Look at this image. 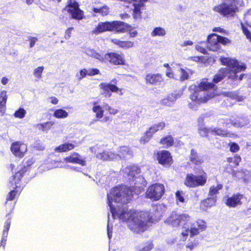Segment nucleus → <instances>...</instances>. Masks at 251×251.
Here are the masks:
<instances>
[{"mask_svg": "<svg viewBox=\"0 0 251 251\" xmlns=\"http://www.w3.org/2000/svg\"><path fill=\"white\" fill-rule=\"evenodd\" d=\"M131 181L134 182V185L131 186L130 189L126 186L113 188L107 194V203L114 219H118L120 221L126 222L132 232L140 233L144 232L148 227V224L151 218L149 213L144 211L137 212L120 206V204L123 205L129 202L133 193L139 194L147 184L144 177L139 174Z\"/></svg>", "mask_w": 251, "mask_h": 251, "instance_id": "nucleus-1", "label": "nucleus"}, {"mask_svg": "<svg viewBox=\"0 0 251 251\" xmlns=\"http://www.w3.org/2000/svg\"><path fill=\"white\" fill-rule=\"evenodd\" d=\"M192 218L187 214H177L172 213L167 222L174 226H182L181 235L183 237L188 235L193 237L206 229V226L204 221L199 220L193 224H192Z\"/></svg>", "mask_w": 251, "mask_h": 251, "instance_id": "nucleus-2", "label": "nucleus"}, {"mask_svg": "<svg viewBox=\"0 0 251 251\" xmlns=\"http://www.w3.org/2000/svg\"><path fill=\"white\" fill-rule=\"evenodd\" d=\"M222 64L226 66L221 69L213 79V82L217 83L222 80L225 76L232 80L241 81L242 80L244 74H241L239 76L237 73L244 71L246 67L245 64L239 62L237 60L229 57H221Z\"/></svg>", "mask_w": 251, "mask_h": 251, "instance_id": "nucleus-3", "label": "nucleus"}, {"mask_svg": "<svg viewBox=\"0 0 251 251\" xmlns=\"http://www.w3.org/2000/svg\"><path fill=\"white\" fill-rule=\"evenodd\" d=\"M195 91L190 96L192 102H189V107L193 110H196L198 104L206 102L209 99L214 97L215 86L212 83L203 80L198 87L194 86Z\"/></svg>", "mask_w": 251, "mask_h": 251, "instance_id": "nucleus-4", "label": "nucleus"}, {"mask_svg": "<svg viewBox=\"0 0 251 251\" xmlns=\"http://www.w3.org/2000/svg\"><path fill=\"white\" fill-rule=\"evenodd\" d=\"M237 0H222L221 3L215 6L213 10L225 17H233L238 12Z\"/></svg>", "mask_w": 251, "mask_h": 251, "instance_id": "nucleus-5", "label": "nucleus"}, {"mask_svg": "<svg viewBox=\"0 0 251 251\" xmlns=\"http://www.w3.org/2000/svg\"><path fill=\"white\" fill-rule=\"evenodd\" d=\"M207 47L210 50L219 51L221 50V45H226L230 43V40L226 38L219 36L215 33L210 35L207 37Z\"/></svg>", "mask_w": 251, "mask_h": 251, "instance_id": "nucleus-6", "label": "nucleus"}, {"mask_svg": "<svg viewBox=\"0 0 251 251\" xmlns=\"http://www.w3.org/2000/svg\"><path fill=\"white\" fill-rule=\"evenodd\" d=\"M26 170L27 169L25 167H22L20 170L15 174L11 180H10L11 187L14 188V190L11 191L7 195L6 198L7 201L13 200L17 195L18 191L17 189L20 187L19 181L23 176L24 174L26 172Z\"/></svg>", "mask_w": 251, "mask_h": 251, "instance_id": "nucleus-7", "label": "nucleus"}, {"mask_svg": "<svg viewBox=\"0 0 251 251\" xmlns=\"http://www.w3.org/2000/svg\"><path fill=\"white\" fill-rule=\"evenodd\" d=\"M207 175L205 173L198 176L188 174L186 176L184 184L189 188H195L203 186L206 182Z\"/></svg>", "mask_w": 251, "mask_h": 251, "instance_id": "nucleus-8", "label": "nucleus"}, {"mask_svg": "<svg viewBox=\"0 0 251 251\" xmlns=\"http://www.w3.org/2000/svg\"><path fill=\"white\" fill-rule=\"evenodd\" d=\"M164 192L165 188L163 184L155 183L148 188L146 196L147 198L154 201H157L161 198Z\"/></svg>", "mask_w": 251, "mask_h": 251, "instance_id": "nucleus-9", "label": "nucleus"}, {"mask_svg": "<svg viewBox=\"0 0 251 251\" xmlns=\"http://www.w3.org/2000/svg\"><path fill=\"white\" fill-rule=\"evenodd\" d=\"M65 10L74 19L81 20L83 18V12L79 9L78 3L74 0H69L68 5L65 7Z\"/></svg>", "mask_w": 251, "mask_h": 251, "instance_id": "nucleus-10", "label": "nucleus"}, {"mask_svg": "<svg viewBox=\"0 0 251 251\" xmlns=\"http://www.w3.org/2000/svg\"><path fill=\"white\" fill-rule=\"evenodd\" d=\"M165 126L166 124L164 122H159L152 126L141 138L140 143L143 144H146L150 141L154 133L158 131L163 129Z\"/></svg>", "mask_w": 251, "mask_h": 251, "instance_id": "nucleus-11", "label": "nucleus"}, {"mask_svg": "<svg viewBox=\"0 0 251 251\" xmlns=\"http://www.w3.org/2000/svg\"><path fill=\"white\" fill-rule=\"evenodd\" d=\"M121 173L124 177H127L129 180L131 181L140 173V170L138 166L130 165L123 168L121 170Z\"/></svg>", "mask_w": 251, "mask_h": 251, "instance_id": "nucleus-12", "label": "nucleus"}, {"mask_svg": "<svg viewBox=\"0 0 251 251\" xmlns=\"http://www.w3.org/2000/svg\"><path fill=\"white\" fill-rule=\"evenodd\" d=\"M104 61L107 60L114 65H123L125 60L122 55L115 52L107 53L104 55Z\"/></svg>", "mask_w": 251, "mask_h": 251, "instance_id": "nucleus-13", "label": "nucleus"}, {"mask_svg": "<svg viewBox=\"0 0 251 251\" xmlns=\"http://www.w3.org/2000/svg\"><path fill=\"white\" fill-rule=\"evenodd\" d=\"M159 163L164 166H170L173 163L171 153L167 151H161L157 154Z\"/></svg>", "mask_w": 251, "mask_h": 251, "instance_id": "nucleus-14", "label": "nucleus"}, {"mask_svg": "<svg viewBox=\"0 0 251 251\" xmlns=\"http://www.w3.org/2000/svg\"><path fill=\"white\" fill-rule=\"evenodd\" d=\"M63 160L66 163L78 164L82 166H85L86 165L85 160L77 152L71 153L69 156L64 158Z\"/></svg>", "mask_w": 251, "mask_h": 251, "instance_id": "nucleus-15", "label": "nucleus"}, {"mask_svg": "<svg viewBox=\"0 0 251 251\" xmlns=\"http://www.w3.org/2000/svg\"><path fill=\"white\" fill-rule=\"evenodd\" d=\"M11 151L16 156L22 157L27 151V146L19 142H15L11 145Z\"/></svg>", "mask_w": 251, "mask_h": 251, "instance_id": "nucleus-16", "label": "nucleus"}, {"mask_svg": "<svg viewBox=\"0 0 251 251\" xmlns=\"http://www.w3.org/2000/svg\"><path fill=\"white\" fill-rule=\"evenodd\" d=\"M113 24L111 22H100L98 25L92 31V33L94 34H99L106 31H112L113 27Z\"/></svg>", "mask_w": 251, "mask_h": 251, "instance_id": "nucleus-17", "label": "nucleus"}, {"mask_svg": "<svg viewBox=\"0 0 251 251\" xmlns=\"http://www.w3.org/2000/svg\"><path fill=\"white\" fill-rule=\"evenodd\" d=\"M243 198V195L236 194L230 197H228L226 200V205L230 207H235L242 204L241 200Z\"/></svg>", "mask_w": 251, "mask_h": 251, "instance_id": "nucleus-18", "label": "nucleus"}, {"mask_svg": "<svg viewBox=\"0 0 251 251\" xmlns=\"http://www.w3.org/2000/svg\"><path fill=\"white\" fill-rule=\"evenodd\" d=\"M145 80L147 84L158 85L161 84L163 79L160 74H149L146 75Z\"/></svg>", "mask_w": 251, "mask_h": 251, "instance_id": "nucleus-19", "label": "nucleus"}, {"mask_svg": "<svg viewBox=\"0 0 251 251\" xmlns=\"http://www.w3.org/2000/svg\"><path fill=\"white\" fill-rule=\"evenodd\" d=\"M96 157L97 158L103 161L117 160L116 154L111 151H103L102 152L98 153Z\"/></svg>", "mask_w": 251, "mask_h": 251, "instance_id": "nucleus-20", "label": "nucleus"}, {"mask_svg": "<svg viewBox=\"0 0 251 251\" xmlns=\"http://www.w3.org/2000/svg\"><path fill=\"white\" fill-rule=\"evenodd\" d=\"M117 159L123 158H128L132 156V152L131 150L127 147H121L118 151V153L116 154Z\"/></svg>", "mask_w": 251, "mask_h": 251, "instance_id": "nucleus-21", "label": "nucleus"}, {"mask_svg": "<svg viewBox=\"0 0 251 251\" xmlns=\"http://www.w3.org/2000/svg\"><path fill=\"white\" fill-rule=\"evenodd\" d=\"M248 124V121L243 118H238L237 119H230L229 122L226 123V126L227 127H230L229 124L233 125L235 127H242Z\"/></svg>", "mask_w": 251, "mask_h": 251, "instance_id": "nucleus-22", "label": "nucleus"}, {"mask_svg": "<svg viewBox=\"0 0 251 251\" xmlns=\"http://www.w3.org/2000/svg\"><path fill=\"white\" fill-rule=\"evenodd\" d=\"M100 87L101 89H102L104 91H110L112 92H117L118 93L119 92V94L120 95H123V93L122 92L121 89H120L115 85L110 84V83H101L100 85Z\"/></svg>", "mask_w": 251, "mask_h": 251, "instance_id": "nucleus-23", "label": "nucleus"}, {"mask_svg": "<svg viewBox=\"0 0 251 251\" xmlns=\"http://www.w3.org/2000/svg\"><path fill=\"white\" fill-rule=\"evenodd\" d=\"M84 52L89 56L98 59L100 62L104 61V55L97 52L94 49L89 48H86Z\"/></svg>", "mask_w": 251, "mask_h": 251, "instance_id": "nucleus-24", "label": "nucleus"}, {"mask_svg": "<svg viewBox=\"0 0 251 251\" xmlns=\"http://www.w3.org/2000/svg\"><path fill=\"white\" fill-rule=\"evenodd\" d=\"M112 42L114 44L118 45L119 47L127 49L133 47L134 43L129 41H121L117 39H113L112 40Z\"/></svg>", "mask_w": 251, "mask_h": 251, "instance_id": "nucleus-25", "label": "nucleus"}, {"mask_svg": "<svg viewBox=\"0 0 251 251\" xmlns=\"http://www.w3.org/2000/svg\"><path fill=\"white\" fill-rule=\"evenodd\" d=\"M103 106H101L98 105L97 102H94L92 108V111L96 114V117L100 119H101L104 115V110Z\"/></svg>", "mask_w": 251, "mask_h": 251, "instance_id": "nucleus-26", "label": "nucleus"}, {"mask_svg": "<svg viewBox=\"0 0 251 251\" xmlns=\"http://www.w3.org/2000/svg\"><path fill=\"white\" fill-rule=\"evenodd\" d=\"M217 197L216 196L208 198L202 201L201 207L203 209L210 208L215 205Z\"/></svg>", "mask_w": 251, "mask_h": 251, "instance_id": "nucleus-27", "label": "nucleus"}, {"mask_svg": "<svg viewBox=\"0 0 251 251\" xmlns=\"http://www.w3.org/2000/svg\"><path fill=\"white\" fill-rule=\"evenodd\" d=\"M75 147V146L73 144L67 143L56 147L55 149V151L59 152H66L73 150Z\"/></svg>", "mask_w": 251, "mask_h": 251, "instance_id": "nucleus-28", "label": "nucleus"}, {"mask_svg": "<svg viewBox=\"0 0 251 251\" xmlns=\"http://www.w3.org/2000/svg\"><path fill=\"white\" fill-rule=\"evenodd\" d=\"M92 11L94 13H99L102 16H105L109 14V8L106 5H104L101 7L96 8L93 7Z\"/></svg>", "mask_w": 251, "mask_h": 251, "instance_id": "nucleus-29", "label": "nucleus"}, {"mask_svg": "<svg viewBox=\"0 0 251 251\" xmlns=\"http://www.w3.org/2000/svg\"><path fill=\"white\" fill-rule=\"evenodd\" d=\"M190 158V161L196 165L201 164L203 162L202 158L200 156L197 152L193 149L191 151Z\"/></svg>", "mask_w": 251, "mask_h": 251, "instance_id": "nucleus-30", "label": "nucleus"}, {"mask_svg": "<svg viewBox=\"0 0 251 251\" xmlns=\"http://www.w3.org/2000/svg\"><path fill=\"white\" fill-rule=\"evenodd\" d=\"M113 24V27L112 31H115L117 32H124L126 29L125 24L122 22L115 21L111 22Z\"/></svg>", "mask_w": 251, "mask_h": 251, "instance_id": "nucleus-31", "label": "nucleus"}, {"mask_svg": "<svg viewBox=\"0 0 251 251\" xmlns=\"http://www.w3.org/2000/svg\"><path fill=\"white\" fill-rule=\"evenodd\" d=\"M166 33L167 31L165 28L162 27H156L151 31V35L152 37H164L166 35Z\"/></svg>", "mask_w": 251, "mask_h": 251, "instance_id": "nucleus-32", "label": "nucleus"}, {"mask_svg": "<svg viewBox=\"0 0 251 251\" xmlns=\"http://www.w3.org/2000/svg\"><path fill=\"white\" fill-rule=\"evenodd\" d=\"M54 125L53 122H47L44 123L37 124L36 127L37 129L41 130L43 131H48Z\"/></svg>", "mask_w": 251, "mask_h": 251, "instance_id": "nucleus-33", "label": "nucleus"}, {"mask_svg": "<svg viewBox=\"0 0 251 251\" xmlns=\"http://www.w3.org/2000/svg\"><path fill=\"white\" fill-rule=\"evenodd\" d=\"M174 143V139L171 135H167L162 138L160 141V144L164 146L165 148L172 146Z\"/></svg>", "mask_w": 251, "mask_h": 251, "instance_id": "nucleus-34", "label": "nucleus"}, {"mask_svg": "<svg viewBox=\"0 0 251 251\" xmlns=\"http://www.w3.org/2000/svg\"><path fill=\"white\" fill-rule=\"evenodd\" d=\"M68 113L62 109H58L54 110L53 116L56 118L58 119H64L68 116Z\"/></svg>", "mask_w": 251, "mask_h": 251, "instance_id": "nucleus-35", "label": "nucleus"}, {"mask_svg": "<svg viewBox=\"0 0 251 251\" xmlns=\"http://www.w3.org/2000/svg\"><path fill=\"white\" fill-rule=\"evenodd\" d=\"M176 197L177 203L179 202L184 203H186L187 201L185 194L182 191H177L176 193Z\"/></svg>", "mask_w": 251, "mask_h": 251, "instance_id": "nucleus-36", "label": "nucleus"}, {"mask_svg": "<svg viewBox=\"0 0 251 251\" xmlns=\"http://www.w3.org/2000/svg\"><path fill=\"white\" fill-rule=\"evenodd\" d=\"M223 188V185L218 184L217 186H212L210 187L208 195L213 197L215 195L218 194L219 191Z\"/></svg>", "mask_w": 251, "mask_h": 251, "instance_id": "nucleus-37", "label": "nucleus"}, {"mask_svg": "<svg viewBox=\"0 0 251 251\" xmlns=\"http://www.w3.org/2000/svg\"><path fill=\"white\" fill-rule=\"evenodd\" d=\"M179 96L178 95L176 94H171L168 96V99H165L163 100V103L164 104H166L168 106H170L171 105V103H173L174 101H175Z\"/></svg>", "mask_w": 251, "mask_h": 251, "instance_id": "nucleus-38", "label": "nucleus"}, {"mask_svg": "<svg viewBox=\"0 0 251 251\" xmlns=\"http://www.w3.org/2000/svg\"><path fill=\"white\" fill-rule=\"evenodd\" d=\"M211 132L214 133L215 135L226 137H230V134L229 133L220 128H215L211 129Z\"/></svg>", "mask_w": 251, "mask_h": 251, "instance_id": "nucleus-39", "label": "nucleus"}, {"mask_svg": "<svg viewBox=\"0 0 251 251\" xmlns=\"http://www.w3.org/2000/svg\"><path fill=\"white\" fill-rule=\"evenodd\" d=\"M103 107L107 111L109 114L115 115L119 112L118 109L110 106L108 104L104 103L103 104Z\"/></svg>", "mask_w": 251, "mask_h": 251, "instance_id": "nucleus-40", "label": "nucleus"}, {"mask_svg": "<svg viewBox=\"0 0 251 251\" xmlns=\"http://www.w3.org/2000/svg\"><path fill=\"white\" fill-rule=\"evenodd\" d=\"M153 247L151 242H147L139 247L137 251H150Z\"/></svg>", "mask_w": 251, "mask_h": 251, "instance_id": "nucleus-41", "label": "nucleus"}, {"mask_svg": "<svg viewBox=\"0 0 251 251\" xmlns=\"http://www.w3.org/2000/svg\"><path fill=\"white\" fill-rule=\"evenodd\" d=\"M179 71L180 73V76L177 79L180 81H183L188 78L190 70H188V71H187L183 69H180Z\"/></svg>", "mask_w": 251, "mask_h": 251, "instance_id": "nucleus-42", "label": "nucleus"}, {"mask_svg": "<svg viewBox=\"0 0 251 251\" xmlns=\"http://www.w3.org/2000/svg\"><path fill=\"white\" fill-rule=\"evenodd\" d=\"M198 131L201 136L205 137L210 131H211V129L205 127L204 126L201 125L199 126Z\"/></svg>", "mask_w": 251, "mask_h": 251, "instance_id": "nucleus-43", "label": "nucleus"}, {"mask_svg": "<svg viewBox=\"0 0 251 251\" xmlns=\"http://www.w3.org/2000/svg\"><path fill=\"white\" fill-rule=\"evenodd\" d=\"M26 113V112L24 108H20L15 112L14 115L16 118L23 119L25 117Z\"/></svg>", "mask_w": 251, "mask_h": 251, "instance_id": "nucleus-44", "label": "nucleus"}, {"mask_svg": "<svg viewBox=\"0 0 251 251\" xmlns=\"http://www.w3.org/2000/svg\"><path fill=\"white\" fill-rule=\"evenodd\" d=\"M44 70L43 66L38 67L35 68L33 71V75L37 78H40L42 77V74Z\"/></svg>", "mask_w": 251, "mask_h": 251, "instance_id": "nucleus-45", "label": "nucleus"}, {"mask_svg": "<svg viewBox=\"0 0 251 251\" xmlns=\"http://www.w3.org/2000/svg\"><path fill=\"white\" fill-rule=\"evenodd\" d=\"M10 221L8 219L5 223V225L4 226V229L2 232V238H6L8 235V231L10 228Z\"/></svg>", "mask_w": 251, "mask_h": 251, "instance_id": "nucleus-46", "label": "nucleus"}, {"mask_svg": "<svg viewBox=\"0 0 251 251\" xmlns=\"http://www.w3.org/2000/svg\"><path fill=\"white\" fill-rule=\"evenodd\" d=\"M244 18L247 25L251 27V8L245 14Z\"/></svg>", "mask_w": 251, "mask_h": 251, "instance_id": "nucleus-47", "label": "nucleus"}, {"mask_svg": "<svg viewBox=\"0 0 251 251\" xmlns=\"http://www.w3.org/2000/svg\"><path fill=\"white\" fill-rule=\"evenodd\" d=\"M7 96L5 91H2L0 93V104L5 105L7 101Z\"/></svg>", "mask_w": 251, "mask_h": 251, "instance_id": "nucleus-48", "label": "nucleus"}, {"mask_svg": "<svg viewBox=\"0 0 251 251\" xmlns=\"http://www.w3.org/2000/svg\"><path fill=\"white\" fill-rule=\"evenodd\" d=\"M87 75V70L85 69H82L80 71L79 74H77L76 75V76L77 78V79L79 81L81 80L83 78L85 77L86 75Z\"/></svg>", "mask_w": 251, "mask_h": 251, "instance_id": "nucleus-49", "label": "nucleus"}, {"mask_svg": "<svg viewBox=\"0 0 251 251\" xmlns=\"http://www.w3.org/2000/svg\"><path fill=\"white\" fill-rule=\"evenodd\" d=\"M87 75L92 76L95 75L99 74L100 73V71L96 68H93V69H89L87 70Z\"/></svg>", "mask_w": 251, "mask_h": 251, "instance_id": "nucleus-50", "label": "nucleus"}, {"mask_svg": "<svg viewBox=\"0 0 251 251\" xmlns=\"http://www.w3.org/2000/svg\"><path fill=\"white\" fill-rule=\"evenodd\" d=\"M230 145V151L231 152H236L239 150V146L235 143H232Z\"/></svg>", "mask_w": 251, "mask_h": 251, "instance_id": "nucleus-51", "label": "nucleus"}, {"mask_svg": "<svg viewBox=\"0 0 251 251\" xmlns=\"http://www.w3.org/2000/svg\"><path fill=\"white\" fill-rule=\"evenodd\" d=\"M166 75L167 76L170 78H174L176 79H177L178 77L174 75V73L172 71V69L171 68H169L167 69L166 72Z\"/></svg>", "mask_w": 251, "mask_h": 251, "instance_id": "nucleus-52", "label": "nucleus"}, {"mask_svg": "<svg viewBox=\"0 0 251 251\" xmlns=\"http://www.w3.org/2000/svg\"><path fill=\"white\" fill-rule=\"evenodd\" d=\"M242 29L243 32L245 34V35L246 36V37L248 39H251V33L250 31L248 30V29L244 26V25H242Z\"/></svg>", "mask_w": 251, "mask_h": 251, "instance_id": "nucleus-53", "label": "nucleus"}, {"mask_svg": "<svg viewBox=\"0 0 251 251\" xmlns=\"http://www.w3.org/2000/svg\"><path fill=\"white\" fill-rule=\"evenodd\" d=\"M73 29V27H69L66 29L64 35V38L66 39H69L71 37Z\"/></svg>", "mask_w": 251, "mask_h": 251, "instance_id": "nucleus-54", "label": "nucleus"}, {"mask_svg": "<svg viewBox=\"0 0 251 251\" xmlns=\"http://www.w3.org/2000/svg\"><path fill=\"white\" fill-rule=\"evenodd\" d=\"M107 230L108 237L109 239H110L112 237V226L110 227V219H109V217H108Z\"/></svg>", "mask_w": 251, "mask_h": 251, "instance_id": "nucleus-55", "label": "nucleus"}, {"mask_svg": "<svg viewBox=\"0 0 251 251\" xmlns=\"http://www.w3.org/2000/svg\"><path fill=\"white\" fill-rule=\"evenodd\" d=\"M244 173V172L243 171H238V172H234L233 175L234 176H235L238 178H240L243 177Z\"/></svg>", "mask_w": 251, "mask_h": 251, "instance_id": "nucleus-56", "label": "nucleus"}, {"mask_svg": "<svg viewBox=\"0 0 251 251\" xmlns=\"http://www.w3.org/2000/svg\"><path fill=\"white\" fill-rule=\"evenodd\" d=\"M6 106L4 104H0V116H2L5 114Z\"/></svg>", "mask_w": 251, "mask_h": 251, "instance_id": "nucleus-57", "label": "nucleus"}, {"mask_svg": "<svg viewBox=\"0 0 251 251\" xmlns=\"http://www.w3.org/2000/svg\"><path fill=\"white\" fill-rule=\"evenodd\" d=\"M193 44V42L190 40H185L181 44V47H183L187 46H192Z\"/></svg>", "mask_w": 251, "mask_h": 251, "instance_id": "nucleus-58", "label": "nucleus"}, {"mask_svg": "<svg viewBox=\"0 0 251 251\" xmlns=\"http://www.w3.org/2000/svg\"><path fill=\"white\" fill-rule=\"evenodd\" d=\"M195 48H196V49L198 51H199L201 53H205L206 52V50L203 47H202L200 46V45H196Z\"/></svg>", "mask_w": 251, "mask_h": 251, "instance_id": "nucleus-59", "label": "nucleus"}, {"mask_svg": "<svg viewBox=\"0 0 251 251\" xmlns=\"http://www.w3.org/2000/svg\"><path fill=\"white\" fill-rule=\"evenodd\" d=\"M241 160V157L239 156L236 155L234 156V163L237 166L239 165V163L240 162Z\"/></svg>", "mask_w": 251, "mask_h": 251, "instance_id": "nucleus-60", "label": "nucleus"}, {"mask_svg": "<svg viewBox=\"0 0 251 251\" xmlns=\"http://www.w3.org/2000/svg\"><path fill=\"white\" fill-rule=\"evenodd\" d=\"M226 95L227 97H230L233 99H236L237 97L236 94L233 92H228L226 93Z\"/></svg>", "mask_w": 251, "mask_h": 251, "instance_id": "nucleus-61", "label": "nucleus"}, {"mask_svg": "<svg viewBox=\"0 0 251 251\" xmlns=\"http://www.w3.org/2000/svg\"><path fill=\"white\" fill-rule=\"evenodd\" d=\"M37 40V39L35 37H31L30 39V47L31 48L33 47L35 44L36 41Z\"/></svg>", "mask_w": 251, "mask_h": 251, "instance_id": "nucleus-62", "label": "nucleus"}, {"mask_svg": "<svg viewBox=\"0 0 251 251\" xmlns=\"http://www.w3.org/2000/svg\"><path fill=\"white\" fill-rule=\"evenodd\" d=\"M100 146L98 145H97L96 146H94V147H92L90 148V151L92 152H94V153H96V152H97L98 151H99V148H100Z\"/></svg>", "mask_w": 251, "mask_h": 251, "instance_id": "nucleus-63", "label": "nucleus"}, {"mask_svg": "<svg viewBox=\"0 0 251 251\" xmlns=\"http://www.w3.org/2000/svg\"><path fill=\"white\" fill-rule=\"evenodd\" d=\"M34 148L38 150H43L44 149V146L39 143H36L34 146Z\"/></svg>", "mask_w": 251, "mask_h": 251, "instance_id": "nucleus-64", "label": "nucleus"}]
</instances>
